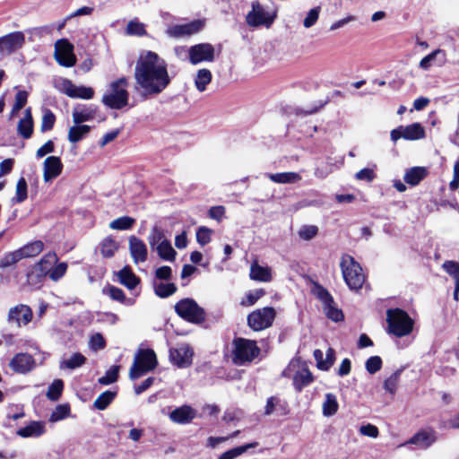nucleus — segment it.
I'll return each instance as SVG.
<instances>
[{
  "mask_svg": "<svg viewBox=\"0 0 459 459\" xmlns=\"http://www.w3.org/2000/svg\"><path fill=\"white\" fill-rule=\"evenodd\" d=\"M106 346V342L101 333H97L91 335L90 339V347L93 351H99L104 349Z\"/></svg>",
  "mask_w": 459,
  "mask_h": 459,
  "instance_id": "69168bd1",
  "label": "nucleus"
},
{
  "mask_svg": "<svg viewBox=\"0 0 459 459\" xmlns=\"http://www.w3.org/2000/svg\"><path fill=\"white\" fill-rule=\"evenodd\" d=\"M157 365L156 354L152 350H141L134 358L129 372L132 380L143 377L145 373L155 368Z\"/></svg>",
  "mask_w": 459,
  "mask_h": 459,
  "instance_id": "0eeeda50",
  "label": "nucleus"
},
{
  "mask_svg": "<svg viewBox=\"0 0 459 459\" xmlns=\"http://www.w3.org/2000/svg\"><path fill=\"white\" fill-rule=\"evenodd\" d=\"M119 281L130 290H133L139 283L138 278L129 267H125L117 273Z\"/></svg>",
  "mask_w": 459,
  "mask_h": 459,
  "instance_id": "7c9ffc66",
  "label": "nucleus"
},
{
  "mask_svg": "<svg viewBox=\"0 0 459 459\" xmlns=\"http://www.w3.org/2000/svg\"><path fill=\"white\" fill-rule=\"evenodd\" d=\"M9 366L14 372L25 374L34 368L35 360L29 354L19 353L11 359Z\"/></svg>",
  "mask_w": 459,
  "mask_h": 459,
  "instance_id": "f3484780",
  "label": "nucleus"
},
{
  "mask_svg": "<svg viewBox=\"0 0 459 459\" xmlns=\"http://www.w3.org/2000/svg\"><path fill=\"white\" fill-rule=\"evenodd\" d=\"M28 92L26 91H18L14 97L10 115H17V113L25 107L28 100Z\"/></svg>",
  "mask_w": 459,
  "mask_h": 459,
  "instance_id": "37998d69",
  "label": "nucleus"
},
{
  "mask_svg": "<svg viewBox=\"0 0 459 459\" xmlns=\"http://www.w3.org/2000/svg\"><path fill=\"white\" fill-rule=\"evenodd\" d=\"M359 432L362 436L369 437L372 438H377L379 435L377 427L370 423L360 426Z\"/></svg>",
  "mask_w": 459,
  "mask_h": 459,
  "instance_id": "338daca9",
  "label": "nucleus"
},
{
  "mask_svg": "<svg viewBox=\"0 0 459 459\" xmlns=\"http://www.w3.org/2000/svg\"><path fill=\"white\" fill-rule=\"evenodd\" d=\"M116 397V393L112 391H106L100 394L94 401V407L98 410H105Z\"/></svg>",
  "mask_w": 459,
  "mask_h": 459,
  "instance_id": "a19ab883",
  "label": "nucleus"
},
{
  "mask_svg": "<svg viewBox=\"0 0 459 459\" xmlns=\"http://www.w3.org/2000/svg\"><path fill=\"white\" fill-rule=\"evenodd\" d=\"M64 86L65 93L71 98L90 100L94 95V91L92 88L85 86H76L69 80L65 81Z\"/></svg>",
  "mask_w": 459,
  "mask_h": 459,
  "instance_id": "4be33fe9",
  "label": "nucleus"
},
{
  "mask_svg": "<svg viewBox=\"0 0 459 459\" xmlns=\"http://www.w3.org/2000/svg\"><path fill=\"white\" fill-rule=\"evenodd\" d=\"M27 182L24 178H21L17 184H16V189H15V195L12 198L13 204H21L24 202L27 197Z\"/></svg>",
  "mask_w": 459,
  "mask_h": 459,
  "instance_id": "58836bf2",
  "label": "nucleus"
},
{
  "mask_svg": "<svg viewBox=\"0 0 459 459\" xmlns=\"http://www.w3.org/2000/svg\"><path fill=\"white\" fill-rule=\"evenodd\" d=\"M317 231L318 230L316 226H304L300 229L299 235L302 239L309 240L317 234Z\"/></svg>",
  "mask_w": 459,
  "mask_h": 459,
  "instance_id": "774afa93",
  "label": "nucleus"
},
{
  "mask_svg": "<svg viewBox=\"0 0 459 459\" xmlns=\"http://www.w3.org/2000/svg\"><path fill=\"white\" fill-rule=\"evenodd\" d=\"M57 260L58 258L55 253H48L35 265V270L39 272V276H47L57 263Z\"/></svg>",
  "mask_w": 459,
  "mask_h": 459,
  "instance_id": "393cba45",
  "label": "nucleus"
},
{
  "mask_svg": "<svg viewBox=\"0 0 459 459\" xmlns=\"http://www.w3.org/2000/svg\"><path fill=\"white\" fill-rule=\"evenodd\" d=\"M176 313L184 320L192 324H202L205 320V312L193 299H183L175 305Z\"/></svg>",
  "mask_w": 459,
  "mask_h": 459,
  "instance_id": "423d86ee",
  "label": "nucleus"
},
{
  "mask_svg": "<svg viewBox=\"0 0 459 459\" xmlns=\"http://www.w3.org/2000/svg\"><path fill=\"white\" fill-rule=\"evenodd\" d=\"M401 370H396L384 381V388L391 394H394L400 380Z\"/></svg>",
  "mask_w": 459,
  "mask_h": 459,
  "instance_id": "09e8293b",
  "label": "nucleus"
},
{
  "mask_svg": "<svg viewBox=\"0 0 459 459\" xmlns=\"http://www.w3.org/2000/svg\"><path fill=\"white\" fill-rule=\"evenodd\" d=\"M86 358L81 353H74L69 359H64L60 363V368L75 369L82 366Z\"/></svg>",
  "mask_w": 459,
  "mask_h": 459,
  "instance_id": "4c0bfd02",
  "label": "nucleus"
},
{
  "mask_svg": "<svg viewBox=\"0 0 459 459\" xmlns=\"http://www.w3.org/2000/svg\"><path fill=\"white\" fill-rule=\"evenodd\" d=\"M194 351L186 343L180 344L177 348H170L169 359L178 368H187L192 364Z\"/></svg>",
  "mask_w": 459,
  "mask_h": 459,
  "instance_id": "4468645a",
  "label": "nucleus"
},
{
  "mask_svg": "<svg viewBox=\"0 0 459 459\" xmlns=\"http://www.w3.org/2000/svg\"><path fill=\"white\" fill-rule=\"evenodd\" d=\"M127 80L121 77L110 84V91L102 97V102L113 109H121L127 105L128 91H126Z\"/></svg>",
  "mask_w": 459,
  "mask_h": 459,
  "instance_id": "39448f33",
  "label": "nucleus"
},
{
  "mask_svg": "<svg viewBox=\"0 0 459 459\" xmlns=\"http://www.w3.org/2000/svg\"><path fill=\"white\" fill-rule=\"evenodd\" d=\"M264 176L277 184H296L302 179L298 172L265 173Z\"/></svg>",
  "mask_w": 459,
  "mask_h": 459,
  "instance_id": "5701e85b",
  "label": "nucleus"
},
{
  "mask_svg": "<svg viewBox=\"0 0 459 459\" xmlns=\"http://www.w3.org/2000/svg\"><path fill=\"white\" fill-rule=\"evenodd\" d=\"M204 27L203 20H194L185 24H175L168 28L167 34L171 38L189 37L200 32Z\"/></svg>",
  "mask_w": 459,
  "mask_h": 459,
  "instance_id": "f8f14e48",
  "label": "nucleus"
},
{
  "mask_svg": "<svg viewBox=\"0 0 459 459\" xmlns=\"http://www.w3.org/2000/svg\"><path fill=\"white\" fill-rule=\"evenodd\" d=\"M402 134L405 139L418 140L425 136V132L419 123H414L407 126H402Z\"/></svg>",
  "mask_w": 459,
  "mask_h": 459,
  "instance_id": "c756f323",
  "label": "nucleus"
},
{
  "mask_svg": "<svg viewBox=\"0 0 459 459\" xmlns=\"http://www.w3.org/2000/svg\"><path fill=\"white\" fill-rule=\"evenodd\" d=\"M119 366H112L108 368L105 376L99 379L101 385H109L117 381L118 377Z\"/></svg>",
  "mask_w": 459,
  "mask_h": 459,
  "instance_id": "864d4df0",
  "label": "nucleus"
},
{
  "mask_svg": "<svg viewBox=\"0 0 459 459\" xmlns=\"http://www.w3.org/2000/svg\"><path fill=\"white\" fill-rule=\"evenodd\" d=\"M64 382L61 379H56L49 386L47 392V397L51 401H57L62 394Z\"/></svg>",
  "mask_w": 459,
  "mask_h": 459,
  "instance_id": "49530a36",
  "label": "nucleus"
},
{
  "mask_svg": "<svg viewBox=\"0 0 459 459\" xmlns=\"http://www.w3.org/2000/svg\"><path fill=\"white\" fill-rule=\"evenodd\" d=\"M195 416L196 411L189 405L178 407L169 414V418L172 422L181 425L190 423Z\"/></svg>",
  "mask_w": 459,
  "mask_h": 459,
  "instance_id": "a211bd4d",
  "label": "nucleus"
},
{
  "mask_svg": "<svg viewBox=\"0 0 459 459\" xmlns=\"http://www.w3.org/2000/svg\"><path fill=\"white\" fill-rule=\"evenodd\" d=\"M257 446V442H253L244 446L234 447L221 454L219 459H235L236 457L247 452L249 448H254L256 447Z\"/></svg>",
  "mask_w": 459,
  "mask_h": 459,
  "instance_id": "c9c22d12",
  "label": "nucleus"
},
{
  "mask_svg": "<svg viewBox=\"0 0 459 459\" xmlns=\"http://www.w3.org/2000/svg\"><path fill=\"white\" fill-rule=\"evenodd\" d=\"M275 316L276 312L272 307L256 309L247 316V325L254 331H262L273 325Z\"/></svg>",
  "mask_w": 459,
  "mask_h": 459,
  "instance_id": "1a4fd4ad",
  "label": "nucleus"
},
{
  "mask_svg": "<svg viewBox=\"0 0 459 459\" xmlns=\"http://www.w3.org/2000/svg\"><path fill=\"white\" fill-rule=\"evenodd\" d=\"M134 78L146 97L160 94L171 82L165 60L152 51L140 55L134 67Z\"/></svg>",
  "mask_w": 459,
  "mask_h": 459,
  "instance_id": "f257e3e1",
  "label": "nucleus"
},
{
  "mask_svg": "<svg viewBox=\"0 0 459 459\" xmlns=\"http://www.w3.org/2000/svg\"><path fill=\"white\" fill-rule=\"evenodd\" d=\"M22 259L18 250L9 253L5 255L1 260H0V268H6L9 267L17 262H19Z\"/></svg>",
  "mask_w": 459,
  "mask_h": 459,
  "instance_id": "052dcab7",
  "label": "nucleus"
},
{
  "mask_svg": "<svg viewBox=\"0 0 459 459\" xmlns=\"http://www.w3.org/2000/svg\"><path fill=\"white\" fill-rule=\"evenodd\" d=\"M438 55H442L445 57L446 52L440 48L432 51L420 61L419 67L423 70H429L431 66V63L437 58Z\"/></svg>",
  "mask_w": 459,
  "mask_h": 459,
  "instance_id": "3c124183",
  "label": "nucleus"
},
{
  "mask_svg": "<svg viewBox=\"0 0 459 459\" xmlns=\"http://www.w3.org/2000/svg\"><path fill=\"white\" fill-rule=\"evenodd\" d=\"M428 175V170L424 167H413L408 169L403 177L404 181L411 186H417Z\"/></svg>",
  "mask_w": 459,
  "mask_h": 459,
  "instance_id": "bb28decb",
  "label": "nucleus"
},
{
  "mask_svg": "<svg viewBox=\"0 0 459 459\" xmlns=\"http://www.w3.org/2000/svg\"><path fill=\"white\" fill-rule=\"evenodd\" d=\"M339 408L337 398L333 394L328 393L325 394V399L322 405L324 416L330 417L334 415Z\"/></svg>",
  "mask_w": 459,
  "mask_h": 459,
  "instance_id": "2f4dec72",
  "label": "nucleus"
},
{
  "mask_svg": "<svg viewBox=\"0 0 459 459\" xmlns=\"http://www.w3.org/2000/svg\"><path fill=\"white\" fill-rule=\"evenodd\" d=\"M292 379L295 389L300 392L313 381V377L307 368H301L294 374Z\"/></svg>",
  "mask_w": 459,
  "mask_h": 459,
  "instance_id": "c85d7f7f",
  "label": "nucleus"
},
{
  "mask_svg": "<svg viewBox=\"0 0 459 459\" xmlns=\"http://www.w3.org/2000/svg\"><path fill=\"white\" fill-rule=\"evenodd\" d=\"M314 294L323 303L324 307L325 306H329V304H333V297L328 292V290L324 287L320 285H316L314 289Z\"/></svg>",
  "mask_w": 459,
  "mask_h": 459,
  "instance_id": "603ef678",
  "label": "nucleus"
},
{
  "mask_svg": "<svg viewBox=\"0 0 459 459\" xmlns=\"http://www.w3.org/2000/svg\"><path fill=\"white\" fill-rule=\"evenodd\" d=\"M287 407L288 404L285 401L277 396H272L266 402L264 414L268 416L276 411L280 415H285L287 413Z\"/></svg>",
  "mask_w": 459,
  "mask_h": 459,
  "instance_id": "a878e982",
  "label": "nucleus"
},
{
  "mask_svg": "<svg viewBox=\"0 0 459 459\" xmlns=\"http://www.w3.org/2000/svg\"><path fill=\"white\" fill-rule=\"evenodd\" d=\"M324 310L328 318L334 322H339L343 319V314L342 310L338 309L333 306V304H329V306H325Z\"/></svg>",
  "mask_w": 459,
  "mask_h": 459,
  "instance_id": "0e129e2a",
  "label": "nucleus"
},
{
  "mask_svg": "<svg viewBox=\"0 0 459 459\" xmlns=\"http://www.w3.org/2000/svg\"><path fill=\"white\" fill-rule=\"evenodd\" d=\"M128 241L130 254L135 264L145 262L148 256V251L145 243L135 236H131Z\"/></svg>",
  "mask_w": 459,
  "mask_h": 459,
  "instance_id": "6ab92c4d",
  "label": "nucleus"
},
{
  "mask_svg": "<svg viewBox=\"0 0 459 459\" xmlns=\"http://www.w3.org/2000/svg\"><path fill=\"white\" fill-rule=\"evenodd\" d=\"M340 265L343 279L349 288L351 290L360 289L365 281V275L359 264L352 256L344 255Z\"/></svg>",
  "mask_w": 459,
  "mask_h": 459,
  "instance_id": "20e7f679",
  "label": "nucleus"
},
{
  "mask_svg": "<svg viewBox=\"0 0 459 459\" xmlns=\"http://www.w3.org/2000/svg\"><path fill=\"white\" fill-rule=\"evenodd\" d=\"M55 58L60 65L65 67H72L76 64L74 46L66 39L56 41Z\"/></svg>",
  "mask_w": 459,
  "mask_h": 459,
  "instance_id": "9d476101",
  "label": "nucleus"
},
{
  "mask_svg": "<svg viewBox=\"0 0 459 459\" xmlns=\"http://www.w3.org/2000/svg\"><path fill=\"white\" fill-rule=\"evenodd\" d=\"M277 18V10L273 13L266 12L259 2L252 4V10L246 17L247 23L251 27L265 26L270 28Z\"/></svg>",
  "mask_w": 459,
  "mask_h": 459,
  "instance_id": "6e6552de",
  "label": "nucleus"
},
{
  "mask_svg": "<svg viewBox=\"0 0 459 459\" xmlns=\"http://www.w3.org/2000/svg\"><path fill=\"white\" fill-rule=\"evenodd\" d=\"M75 126L70 127L68 132V140L71 143H77L81 141L89 132L91 127L81 123L88 120L90 117H74Z\"/></svg>",
  "mask_w": 459,
  "mask_h": 459,
  "instance_id": "412c9836",
  "label": "nucleus"
},
{
  "mask_svg": "<svg viewBox=\"0 0 459 459\" xmlns=\"http://www.w3.org/2000/svg\"><path fill=\"white\" fill-rule=\"evenodd\" d=\"M126 33L129 35L143 36L146 34V30L142 22L130 21L126 26Z\"/></svg>",
  "mask_w": 459,
  "mask_h": 459,
  "instance_id": "5fc2aeb1",
  "label": "nucleus"
},
{
  "mask_svg": "<svg viewBox=\"0 0 459 459\" xmlns=\"http://www.w3.org/2000/svg\"><path fill=\"white\" fill-rule=\"evenodd\" d=\"M212 73L209 69L203 68L198 70L195 83L196 89L200 91H204L206 89L207 84L212 81Z\"/></svg>",
  "mask_w": 459,
  "mask_h": 459,
  "instance_id": "e433bc0d",
  "label": "nucleus"
},
{
  "mask_svg": "<svg viewBox=\"0 0 459 459\" xmlns=\"http://www.w3.org/2000/svg\"><path fill=\"white\" fill-rule=\"evenodd\" d=\"M70 408L66 404L58 405L50 416L51 421H58L68 416Z\"/></svg>",
  "mask_w": 459,
  "mask_h": 459,
  "instance_id": "680f3d73",
  "label": "nucleus"
},
{
  "mask_svg": "<svg viewBox=\"0 0 459 459\" xmlns=\"http://www.w3.org/2000/svg\"><path fill=\"white\" fill-rule=\"evenodd\" d=\"M212 230L206 227H200L196 232V240L201 246H205L211 241Z\"/></svg>",
  "mask_w": 459,
  "mask_h": 459,
  "instance_id": "e2e57ef3",
  "label": "nucleus"
},
{
  "mask_svg": "<svg viewBox=\"0 0 459 459\" xmlns=\"http://www.w3.org/2000/svg\"><path fill=\"white\" fill-rule=\"evenodd\" d=\"M320 10V6H316L309 10V12L307 13V16L303 20V26L305 28H310L316 24L319 18Z\"/></svg>",
  "mask_w": 459,
  "mask_h": 459,
  "instance_id": "4d7b16f0",
  "label": "nucleus"
},
{
  "mask_svg": "<svg viewBox=\"0 0 459 459\" xmlns=\"http://www.w3.org/2000/svg\"><path fill=\"white\" fill-rule=\"evenodd\" d=\"M67 264L66 263H59L56 265L53 266L50 273H48L49 278L57 281L60 280L66 273Z\"/></svg>",
  "mask_w": 459,
  "mask_h": 459,
  "instance_id": "bf43d9fd",
  "label": "nucleus"
},
{
  "mask_svg": "<svg viewBox=\"0 0 459 459\" xmlns=\"http://www.w3.org/2000/svg\"><path fill=\"white\" fill-rule=\"evenodd\" d=\"M118 248V243L110 237L106 238L100 247V251L103 256L112 257Z\"/></svg>",
  "mask_w": 459,
  "mask_h": 459,
  "instance_id": "79ce46f5",
  "label": "nucleus"
},
{
  "mask_svg": "<svg viewBox=\"0 0 459 459\" xmlns=\"http://www.w3.org/2000/svg\"><path fill=\"white\" fill-rule=\"evenodd\" d=\"M436 440L437 433L434 429H422L413 435L406 443L403 444L402 446L411 444L416 445L421 449H426L434 444Z\"/></svg>",
  "mask_w": 459,
  "mask_h": 459,
  "instance_id": "dca6fc26",
  "label": "nucleus"
},
{
  "mask_svg": "<svg viewBox=\"0 0 459 459\" xmlns=\"http://www.w3.org/2000/svg\"><path fill=\"white\" fill-rule=\"evenodd\" d=\"M264 295L265 291L263 289H258L254 291H250L241 300L240 304L243 307H251L255 305V302Z\"/></svg>",
  "mask_w": 459,
  "mask_h": 459,
  "instance_id": "8fccbe9b",
  "label": "nucleus"
},
{
  "mask_svg": "<svg viewBox=\"0 0 459 459\" xmlns=\"http://www.w3.org/2000/svg\"><path fill=\"white\" fill-rule=\"evenodd\" d=\"M442 268L454 279L455 285L459 286V263L453 260H447L443 263Z\"/></svg>",
  "mask_w": 459,
  "mask_h": 459,
  "instance_id": "c03bdc74",
  "label": "nucleus"
},
{
  "mask_svg": "<svg viewBox=\"0 0 459 459\" xmlns=\"http://www.w3.org/2000/svg\"><path fill=\"white\" fill-rule=\"evenodd\" d=\"M25 43V35L17 30L0 37V53L10 55L22 48Z\"/></svg>",
  "mask_w": 459,
  "mask_h": 459,
  "instance_id": "ddd939ff",
  "label": "nucleus"
},
{
  "mask_svg": "<svg viewBox=\"0 0 459 459\" xmlns=\"http://www.w3.org/2000/svg\"><path fill=\"white\" fill-rule=\"evenodd\" d=\"M188 58L192 65H197L202 62H212L215 58L214 47L210 43L194 45L188 50Z\"/></svg>",
  "mask_w": 459,
  "mask_h": 459,
  "instance_id": "9b49d317",
  "label": "nucleus"
},
{
  "mask_svg": "<svg viewBox=\"0 0 459 459\" xmlns=\"http://www.w3.org/2000/svg\"><path fill=\"white\" fill-rule=\"evenodd\" d=\"M135 220L129 216L119 217L109 223V228L117 230H126L133 227Z\"/></svg>",
  "mask_w": 459,
  "mask_h": 459,
  "instance_id": "ea45409f",
  "label": "nucleus"
},
{
  "mask_svg": "<svg viewBox=\"0 0 459 459\" xmlns=\"http://www.w3.org/2000/svg\"><path fill=\"white\" fill-rule=\"evenodd\" d=\"M45 432V425L40 421H31L28 426L18 429L17 434L22 437H37Z\"/></svg>",
  "mask_w": 459,
  "mask_h": 459,
  "instance_id": "cd10ccee",
  "label": "nucleus"
},
{
  "mask_svg": "<svg viewBox=\"0 0 459 459\" xmlns=\"http://www.w3.org/2000/svg\"><path fill=\"white\" fill-rule=\"evenodd\" d=\"M63 169V164L59 157L50 156L44 161V181L48 182L58 177Z\"/></svg>",
  "mask_w": 459,
  "mask_h": 459,
  "instance_id": "aec40b11",
  "label": "nucleus"
},
{
  "mask_svg": "<svg viewBox=\"0 0 459 459\" xmlns=\"http://www.w3.org/2000/svg\"><path fill=\"white\" fill-rule=\"evenodd\" d=\"M43 242L37 240L20 248L18 252L22 259L25 257H33L43 250Z\"/></svg>",
  "mask_w": 459,
  "mask_h": 459,
  "instance_id": "473e14b6",
  "label": "nucleus"
},
{
  "mask_svg": "<svg viewBox=\"0 0 459 459\" xmlns=\"http://www.w3.org/2000/svg\"><path fill=\"white\" fill-rule=\"evenodd\" d=\"M387 330L396 337L409 335L413 329L414 322L403 309L390 308L386 311Z\"/></svg>",
  "mask_w": 459,
  "mask_h": 459,
  "instance_id": "f03ea898",
  "label": "nucleus"
},
{
  "mask_svg": "<svg viewBox=\"0 0 459 459\" xmlns=\"http://www.w3.org/2000/svg\"><path fill=\"white\" fill-rule=\"evenodd\" d=\"M162 240H166L163 230L158 227H153L148 237V242L152 247L158 246Z\"/></svg>",
  "mask_w": 459,
  "mask_h": 459,
  "instance_id": "13d9d810",
  "label": "nucleus"
},
{
  "mask_svg": "<svg viewBox=\"0 0 459 459\" xmlns=\"http://www.w3.org/2000/svg\"><path fill=\"white\" fill-rule=\"evenodd\" d=\"M154 290L157 296L160 298H167L174 294L177 290V287L174 283H155Z\"/></svg>",
  "mask_w": 459,
  "mask_h": 459,
  "instance_id": "de8ad7c7",
  "label": "nucleus"
},
{
  "mask_svg": "<svg viewBox=\"0 0 459 459\" xmlns=\"http://www.w3.org/2000/svg\"><path fill=\"white\" fill-rule=\"evenodd\" d=\"M103 293L109 296L110 299L113 300L121 302V303H127L130 304L129 299L127 300L126 299V295L123 291V290L115 287V286H108L103 289Z\"/></svg>",
  "mask_w": 459,
  "mask_h": 459,
  "instance_id": "a18cd8bd",
  "label": "nucleus"
},
{
  "mask_svg": "<svg viewBox=\"0 0 459 459\" xmlns=\"http://www.w3.org/2000/svg\"><path fill=\"white\" fill-rule=\"evenodd\" d=\"M17 131L24 139L30 138L33 132L32 117H23L21 118L17 125Z\"/></svg>",
  "mask_w": 459,
  "mask_h": 459,
  "instance_id": "f704fd0d",
  "label": "nucleus"
},
{
  "mask_svg": "<svg viewBox=\"0 0 459 459\" xmlns=\"http://www.w3.org/2000/svg\"><path fill=\"white\" fill-rule=\"evenodd\" d=\"M232 345V361L237 366L250 364L260 354L255 341L238 337L233 340Z\"/></svg>",
  "mask_w": 459,
  "mask_h": 459,
  "instance_id": "7ed1b4c3",
  "label": "nucleus"
},
{
  "mask_svg": "<svg viewBox=\"0 0 459 459\" xmlns=\"http://www.w3.org/2000/svg\"><path fill=\"white\" fill-rule=\"evenodd\" d=\"M32 319V311L30 307L26 305H17L10 308L8 313V323L14 325L17 327L26 325Z\"/></svg>",
  "mask_w": 459,
  "mask_h": 459,
  "instance_id": "2eb2a0df",
  "label": "nucleus"
},
{
  "mask_svg": "<svg viewBox=\"0 0 459 459\" xmlns=\"http://www.w3.org/2000/svg\"><path fill=\"white\" fill-rule=\"evenodd\" d=\"M365 367L369 374H375L382 368V359L379 356H372L366 360Z\"/></svg>",
  "mask_w": 459,
  "mask_h": 459,
  "instance_id": "6e6d98bb",
  "label": "nucleus"
},
{
  "mask_svg": "<svg viewBox=\"0 0 459 459\" xmlns=\"http://www.w3.org/2000/svg\"><path fill=\"white\" fill-rule=\"evenodd\" d=\"M159 256L167 261L175 259L177 252L169 240H162L156 247Z\"/></svg>",
  "mask_w": 459,
  "mask_h": 459,
  "instance_id": "72a5a7b5",
  "label": "nucleus"
},
{
  "mask_svg": "<svg viewBox=\"0 0 459 459\" xmlns=\"http://www.w3.org/2000/svg\"><path fill=\"white\" fill-rule=\"evenodd\" d=\"M250 278L257 281L269 282L273 280L272 269L254 262L250 266Z\"/></svg>",
  "mask_w": 459,
  "mask_h": 459,
  "instance_id": "b1692460",
  "label": "nucleus"
}]
</instances>
